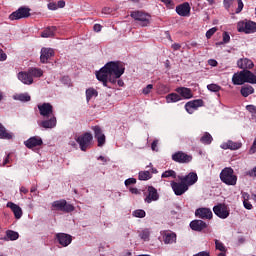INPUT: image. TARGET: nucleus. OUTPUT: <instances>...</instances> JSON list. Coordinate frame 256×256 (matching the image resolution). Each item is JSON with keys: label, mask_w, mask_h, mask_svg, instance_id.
Listing matches in <instances>:
<instances>
[{"label": "nucleus", "mask_w": 256, "mask_h": 256, "mask_svg": "<svg viewBox=\"0 0 256 256\" xmlns=\"http://www.w3.org/2000/svg\"><path fill=\"white\" fill-rule=\"evenodd\" d=\"M92 131H94V137L97 140L98 147H103L106 143V137L99 126H92Z\"/></svg>", "instance_id": "4468645a"}, {"label": "nucleus", "mask_w": 256, "mask_h": 256, "mask_svg": "<svg viewBox=\"0 0 256 256\" xmlns=\"http://www.w3.org/2000/svg\"><path fill=\"white\" fill-rule=\"evenodd\" d=\"M52 211H62V213H72L75 211V206L67 203V200H56L52 203Z\"/></svg>", "instance_id": "423d86ee"}, {"label": "nucleus", "mask_w": 256, "mask_h": 256, "mask_svg": "<svg viewBox=\"0 0 256 256\" xmlns=\"http://www.w3.org/2000/svg\"><path fill=\"white\" fill-rule=\"evenodd\" d=\"M199 107H203V100L201 99L192 100L185 104V109L190 115L193 114L196 109H199Z\"/></svg>", "instance_id": "dca6fc26"}, {"label": "nucleus", "mask_w": 256, "mask_h": 256, "mask_svg": "<svg viewBox=\"0 0 256 256\" xmlns=\"http://www.w3.org/2000/svg\"><path fill=\"white\" fill-rule=\"evenodd\" d=\"M172 49L174 51H179V49H181V44H177V43L172 44Z\"/></svg>", "instance_id": "e2e57ef3"}, {"label": "nucleus", "mask_w": 256, "mask_h": 256, "mask_svg": "<svg viewBox=\"0 0 256 256\" xmlns=\"http://www.w3.org/2000/svg\"><path fill=\"white\" fill-rule=\"evenodd\" d=\"M153 91V84H148L145 88H143L142 93L143 95H149Z\"/></svg>", "instance_id": "3c124183"}, {"label": "nucleus", "mask_w": 256, "mask_h": 256, "mask_svg": "<svg viewBox=\"0 0 256 256\" xmlns=\"http://www.w3.org/2000/svg\"><path fill=\"white\" fill-rule=\"evenodd\" d=\"M56 239L61 247H69L73 241V236L67 233H57Z\"/></svg>", "instance_id": "ddd939ff"}, {"label": "nucleus", "mask_w": 256, "mask_h": 256, "mask_svg": "<svg viewBox=\"0 0 256 256\" xmlns=\"http://www.w3.org/2000/svg\"><path fill=\"white\" fill-rule=\"evenodd\" d=\"M243 144L241 142H234L232 140H228L227 142H223L221 144V149H230L231 151H237V149H241Z\"/></svg>", "instance_id": "393cba45"}, {"label": "nucleus", "mask_w": 256, "mask_h": 256, "mask_svg": "<svg viewBox=\"0 0 256 256\" xmlns=\"http://www.w3.org/2000/svg\"><path fill=\"white\" fill-rule=\"evenodd\" d=\"M55 56V50L52 48H42L41 55H40V62L41 63H48L51 57Z\"/></svg>", "instance_id": "6ab92c4d"}, {"label": "nucleus", "mask_w": 256, "mask_h": 256, "mask_svg": "<svg viewBox=\"0 0 256 256\" xmlns=\"http://www.w3.org/2000/svg\"><path fill=\"white\" fill-rule=\"evenodd\" d=\"M217 33V27H213L206 32V38L211 39Z\"/></svg>", "instance_id": "09e8293b"}, {"label": "nucleus", "mask_w": 256, "mask_h": 256, "mask_svg": "<svg viewBox=\"0 0 256 256\" xmlns=\"http://www.w3.org/2000/svg\"><path fill=\"white\" fill-rule=\"evenodd\" d=\"M223 5L227 11H229L231 7H237L235 10L236 15H239V13L243 11V7H245L243 0H224Z\"/></svg>", "instance_id": "9b49d317"}, {"label": "nucleus", "mask_w": 256, "mask_h": 256, "mask_svg": "<svg viewBox=\"0 0 256 256\" xmlns=\"http://www.w3.org/2000/svg\"><path fill=\"white\" fill-rule=\"evenodd\" d=\"M148 195L144 199L145 203H153V201H159V193L153 186L148 187Z\"/></svg>", "instance_id": "412c9836"}, {"label": "nucleus", "mask_w": 256, "mask_h": 256, "mask_svg": "<svg viewBox=\"0 0 256 256\" xmlns=\"http://www.w3.org/2000/svg\"><path fill=\"white\" fill-rule=\"evenodd\" d=\"M138 179L140 181H149V179H151V172H149V171H141V172H139Z\"/></svg>", "instance_id": "58836bf2"}, {"label": "nucleus", "mask_w": 256, "mask_h": 256, "mask_svg": "<svg viewBox=\"0 0 256 256\" xmlns=\"http://www.w3.org/2000/svg\"><path fill=\"white\" fill-rule=\"evenodd\" d=\"M190 228L192 231H203V229H207V223L203 220H193L190 222Z\"/></svg>", "instance_id": "cd10ccee"}, {"label": "nucleus", "mask_w": 256, "mask_h": 256, "mask_svg": "<svg viewBox=\"0 0 256 256\" xmlns=\"http://www.w3.org/2000/svg\"><path fill=\"white\" fill-rule=\"evenodd\" d=\"M249 195H244V201H243V205L245 207V209L251 210L253 209V205H251V202H249Z\"/></svg>", "instance_id": "49530a36"}, {"label": "nucleus", "mask_w": 256, "mask_h": 256, "mask_svg": "<svg viewBox=\"0 0 256 256\" xmlns=\"http://www.w3.org/2000/svg\"><path fill=\"white\" fill-rule=\"evenodd\" d=\"M237 65L239 69H243V71H249V69H253L255 64L249 58H241L237 61Z\"/></svg>", "instance_id": "4be33fe9"}, {"label": "nucleus", "mask_w": 256, "mask_h": 256, "mask_svg": "<svg viewBox=\"0 0 256 256\" xmlns=\"http://www.w3.org/2000/svg\"><path fill=\"white\" fill-rule=\"evenodd\" d=\"M48 9H50V11H56L57 8V4L56 3H49L48 4Z\"/></svg>", "instance_id": "864d4df0"}, {"label": "nucleus", "mask_w": 256, "mask_h": 256, "mask_svg": "<svg viewBox=\"0 0 256 256\" xmlns=\"http://www.w3.org/2000/svg\"><path fill=\"white\" fill-rule=\"evenodd\" d=\"M28 72L32 79L33 77H43V70L40 68H31L28 70Z\"/></svg>", "instance_id": "e433bc0d"}, {"label": "nucleus", "mask_w": 256, "mask_h": 256, "mask_svg": "<svg viewBox=\"0 0 256 256\" xmlns=\"http://www.w3.org/2000/svg\"><path fill=\"white\" fill-rule=\"evenodd\" d=\"M125 73V66L121 62H108L100 71L96 72V78L107 87V82L117 83V79Z\"/></svg>", "instance_id": "f257e3e1"}, {"label": "nucleus", "mask_w": 256, "mask_h": 256, "mask_svg": "<svg viewBox=\"0 0 256 256\" xmlns=\"http://www.w3.org/2000/svg\"><path fill=\"white\" fill-rule=\"evenodd\" d=\"M213 212L219 219H227L230 215L229 206L225 203H219L213 207Z\"/></svg>", "instance_id": "1a4fd4ad"}, {"label": "nucleus", "mask_w": 256, "mask_h": 256, "mask_svg": "<svg viewBox=\"0 0 256 256\" xmlns=\"http://www.w3.org/2000/svg\"><path fill=\"white\" fill-rule=\"evenodd\" d=\"M16 99H18V101L26 103L27 101H31V96H29V94H19Z\"/></svg>", "instance_id": "a18cd8bd"}, {"label": "nucleus", "mask_w": 256, "mask_h": 256, "mask_svg": "<svg viewBox=\"0 0 256 256\" xmlns=\"http://www.w3.org/2000/svg\"><path fill=\"white\" fill-rule=\"evenodd\" d=\"M24 144L27 149H35V147H41L43 145V139L39 136L30 137Z\"/></svg>", "instance_id": "a211bd4d"}, {"label": "nucleus", "mask_w": 256, "mask_h": 256, "mask_svg": "<svg viewBox=\"0 0 256 256\" xmlns=\"http://www.w3.org/2000/svg\"><path fill=\"white\" fill-rule=\"evenodd\" d=\"M171 187L175 195H178V196L183 195L185 192L189 190V186H187V184H184L183 181H180V182L172 181Z\"/></svg>", "instance_id": "f8f14e48"}, {"label": "nucleus", "mask_w": 256, "mask_h": 256, "mask_svg": "<svg viewBox=\"0 0 256 256\" xmlns=\"http://www.w3.org/2000/svg\"><path fill=\"white\" fill-rule=\"evenodd\" d=\"M247 175H249V177H256V167H254L252 170L248 171Z\"/></svg>", "instance_id": "6e6d98bb"}, {"label": "nucleus", "mask_w": 256, "mask_h": 256, "mask_svg": "<svg viewBox=\"0 0 256 256\" xmlns=\"http://www.w3.org/2000/svg\"><path fill=\"white\" fill-rule=\"evenodd\" d=\"M194 256H210L208 252L206 251H202V252H199L197 254H195Z\"/></svg>", "instance_id": "0e129e2a"}, {"label": "nucleus", "mask_w": 256, "mask_h": 256, "mask_svg": "<svg viewBox=\"0 0 256 256\" xmlns=\"http://www.w3.org/2000/svg\"><path fill=\"white\" fill-rule=\"evenodd\" d=\"M18 79L24 85H33V78L31 77V74L28 72H19L18 73Z\"/></svg>", "instance_id": "bb28decb"}, {"label": "nucleus", "mask_w": 256, "mask_h": 256, "mask_svg": "<svg viewBox=\"0 0 256 256\" xmlns=\"http://www.w3.org/2000/svg\"><path fill=\"white\" fill-rule=\"evenodd\" d=\"M6 237L10 241H17V239H19V233L15 232L13 230H7Z\"/></svg>", "instance_id": "4c0bfd02"}, {"label": "nucleus", "mask_w": 256, "mask_h": 256, "mask_svg": "<svg viewBox=\"0 0 256 256\" xmlns=\"http://www.w3.org/2000/svg\"><path fill=\"white\" fill-rule=\"evenodd\" d=\"M195 217H198V219H213V212L211 211V208H198L195 211Z\"/></svg>", "instance_id": "f3484780"}, {"label": "nucleus", "mask_w": 256, "mask_h": 256, "mask_svg": "<svg viewBox=\"0 0 256 256\" xmlns=\"http://www.w3.org/2000/svg\"><path fill=\"white\" fill-rule=\"evenodd\" d=\"M176 92H178L183 99H193V92L190 88L179 87L176 89Z\"/></svg>", "instance_id": "c85d7f7f"}, {"label": "nucleus", "mask_w": 256, "mask_h": 256, "mask_svg": "<svg viewBox=\"0 0 256 256\" xmlns=\"http://www.w3.org/2000/svg\"><path fill=\"white\" fill-rule=\"evenodd\" d=\"M161 235L165 245H173V243H177V234L175 232L164 230Z\"/></svg>", "instance_id": "2eb2a0df"}, {"label": "nucleus", "mask_w": 256, "mask_h": 256, "mask_svg": "<svg viewBox=\"0 0 256 256\" xmlns=\"http://www.w3.org/2000/svg\"><path fill=\"white\" fill-rule=\"evenodd\" d=\"M246 110L250 112L252 117L256 119V106L255 105H247Z\"/></svg>", "instance_id": "de8ad7c7"}, {"label": "nucleus", "mask_w": 256, "mask_h": 256, "mask_svg": "<svg viewBox=\"0 0 256 256\" xmlns=\"http://www.w3.org/2000/svg\"><path fill=\"white\" fill-rule=\"evenodd\" d=\"M125 185L126 187H129V185H135V183H137V179L135 178H128L125 180Z\"/></svg>", "instance_id": "603ef678"}, {"label": "nucleus", "mask_w": 256, "mask_h": 256, "mask_svg": "<svg viewBox=\"0 0 256 256\" xmlns=\"http://www.w3.org/2000/svg\"><path fill=\"white\" fill-rule=\"evenodd\" d=\"M158 141L157 140H154L152 142V145H151V148H152V151H157V145H158Z\"/></svg>", "instance_id": "680f3d73"}, {"label": "nucleus", "mask_w": 256, "mask_h": 256, "mask_svg": "<svg viewBox=\"0 0 256 256\" xmlns=\"http://www.w3.org/2000/svg\"><path fill=\"white\" fill-rule=\"evenodd\" d=\"M165 5H171V0H161Z\"/></svg>", "instance_id": "774afa93"}, {"label": "nucleus", "mask_w": 256, "mask_h": 256, "mask_svg": "<svg viewBox=\"0 0 256 256\" xmlns=\"http://www.w3.org/2000/svg\"><path fill=\"white\" fill-rule=\"evenodd\" d=\"M132 215H133V217H138L139 219H143V217H145L146 213H145V210L138 209V210H135L132 213Z\"/></svg>", "instance_id": "c03bdc74"}, {"label": "nucleus", "mask_w": 256, "mask_h": 256, "mask_svg": "<svg viewBox=\"0 0 256 256\" xmlns=\"http://www.w3.org/2000/svg\"><path fill=\"white\" fill-rule=\"evenodd\" d=\"M181 101V96L177 93H171L166 96V103H177Z\"/></svg>", "instance_id": "72a5a7b5"}, {"label": "nucleus", "mask_w": 256, "mask_h": 256, "mask_svg": "<svg viewBox=\"0 0 256 256\" xmlns=\"http://www.w3.org/2000/svg\"><path fill=\"white\" fill-rule=\"evenodd\" d=\"M176 13H178L180 17H189V15H191V6L188 2L180 4L176 7Z\"/></svg>", "instance_id": "aec40b11"}, {"label": "nucleus", "mask_w": 256, "mask_h": 256, "mask_svg": "<svg viewBox=\"0 0 256 256\" xmlns=\"http://www.w3.org/2000/svg\"><path fill=\"white\" fill-rule=\"evenodd\" d=\"M7 163H9V155H7V157L5 158V160L3 162V167H5V165H7Z\"/></svg>", "instance_id": "338daca9"}, {"label": "nucleus", "mask_w": 256, "mask_h": 256, "mask_svg": "<svg viewBox=\"0 0 256 256\" xmlns=\"http://www.w3.org/2000/svg\"><path fill=\"white\" fill-rule=\"evenodd\" d=\"M76 142L78 143L81 151H87L89 147H91V143H93V134L85 132L76 138Z\"/></svg>", "instance_id": "0eeeda50"}, {"label": "nucleus", "mask_w": 256, "mask_h": 256, "mask_svg": "<svg viewBox=\"0 0 256 256\" xmlns=\"http://www.w3.org/2000/svg\"><path fill=\"white\" fill-rule=\"evenodd\" d=\"M240 93L242 97H249V95H253V93H255V88L251 85H245L240 89Z\"/></svg>", "instance_id": "7c9ffc66"}, {"label": "nucleus", "mask_w": 256, "mask_h": 256, "mask_svg": "<svg viewBox=\"0 0 256 256\" xmlns=\"http://www.w3.org/2000/svg\"><path fill=\"white\" fill-rule=\"evenodd\" d=\"M199 178L197 177V173L195 172H190L188 175L180 178V181H182V183L186 184L187 187L191 186V185H195V182L198 180Z\"/></svg>", "instance_id": "5701e85b"}, {"label": "nucleus", "mask_w": 256, "mask_h": 256, "mask_svg": "<svg viewBox=\"0 0 256 256\" xmlns=\"http://www.w3.org/2000/svg\"><path fill=\"white\" fill-rule=\"evenodd\" d=\"M129 191H130V193H132L133 195H139V189H137V188L130 187V188H129Z\"/></svg>", "instance_id": "bf43d9fd"}, {"label": "nucleus", "mask_w": 256, "mask_h": 256, "mask_svg": "<svg viewBox=\"0 0 256 256\" xmlns=\"http://www.w3.org/2000/svg\"><path fill=\"white\" fill-rule=\"evenodd\" d=\"M223 37V42L222 43H216V45H223V43H229V41H231V36H229V33L224 32L222 34Z\"/></svg>", "instance_id": "8fccbe9b"}, {"label": "nucleus", "mask_w": 256, "mask_h": 256, "mask_svg": "<svg viewBox=\"0 0 256 256\" xmlns=\"http://www.w3.org/2000/svg\"><path fill=\"white\" fill-rule=\"evenodd\" d=\"M244 73H245V83L256 85V75L250 70H244Z\"/></svg>", "instance_id": "c756f323"}, {"label": "nucleus", "mask_w": 256, "mask_h": 256, "mask_svg": "<svg viewBox=\"0 0 256 256\" xmlns=\"http://www.w3.org/2000/svg\"><path fill=\"white\" fill-rule=\"evenodd\" d=\"M215 247L218 251H221L222 253H225L227 251V248H225V245L219 240H215Z\"/></svg>", "instance_id": "37998d69"}, {"label": "nucleus", "mask_w": 256, "mask_h": 256, "mask_svg": "<svg viewBox=\"0 0 256 256\" xmlns=\"http://www.w3.org/2000/svg\"><path fill=\"white\" fill-rule=\"evenodd\" d=\"M0 139H13V133L7 132V129L0 123Z\"/></svg>", "instance_id": "2f4dec72"}, {"label": "nucleus", "mask_w": 256, "mask_h": 256, "mask_svg": "<svg viewBox=\"0 0 256 256\" xmlns=\"http://www.w3.org/2000/svg\"><path fill=\"white\" fill-rule=\"evenodd\" d=\"M130 16L138 21L140 27H149L151 25V15L143 11H133Z\"/></svg>", "instance_id": "20e7f679"}, {"label": "nucleus", "mask_w": 256, "mask_h": 256, "mask_svg": "<svg viewBox=\"0 0 256 256\" xmlns=\"http://www.w3.org/2000/svg\"><path fill=\"white\" fill-rule=\"evenodd\" d=\"M103 27L101 26V24H95L93 29L96 33H99V31H101Z\"/></svg>", "instance_id": "052dcab7"}, {"label": "nucleus", "mask_w": 256, "mask_h": 256, "mask_svg": "<svg viewBox=\"0 0 256 256\" xmlns=\"http://www.w3.org/2000/svg\"><path fill=\"white\" fill-rule=\"evenodd\" d=\"M97 95H99V92H97V90H95L94 88H88L86 90V101H87V103H89V101L93 97H97Z\"/></svg>", "instance_id": "c9c22d12"}, {"label": "nucleus", "mask_w": 256, "mask_h": 256, "mask_svg": "<svg viewBox=\"0 0 256 256\" xmlns=\"http://www.w3.org/2000/svg\"><path fill=\"white\" fill-rule=\"evenodd\" d=\"M238 33H246L247 35L251 33H256V22L251 20H242L237 23Z\"/></svg>", "instance_id": "39448f33"}, {"label": "nucleus", "mask_w": 256, "mask_h": 256, "mask_svg": "<svg viewBox=\"0 0 256 256\" xmlns=\"http://www.w3.org/2000/svg\"><path fill=\"white\" fill-rule=\"evenodd\" d=\"M208 65H211V67H217L218 63H217V60L215 59H210L208 61Z\"/></svg>", "instance_id": "4d7b16f0"}, {"label": "nucleus", "mask_w": 256, "mask_h": 256, "mask_svg": "<svg viewBox=\"0 0 256 256\" xmlns=\"http://www.w3.org/2000/svg\"><path fill=\"white\" fill-rule=\"evenodd\" d=\"M6 207L11 209V211L14 213L15 219H21V217H23V210L21 209V207H19V205L13 202H8Z\"/></svg>", "instance_id": "a878e982"}, {"label": "nucleus", "mask_w": 256, "mask_h": 256, "mask_svg": "<svg viewBox=\"0 0 256 256\" xmlns=\"http://www.w3.org/2000/svg\"><path fill=\"white\" fill-rule=\"evenodd\" d=\"M213 141V136L209 134V132H205L204 135L200 138V142L203 143V145H211Z\"/></svg>", "instance_id": "f704fd0d"}, {"label": "nucleus", "mask_w": 256, "mask_h": 256, "mask_svg": "<svg viewBox=\"0 0 256 256\" xmlns=\"http://www.w3.org/2000/svg\"><path fill=\"white\" fill-rule=\"evenodd\" d=\"M172 161H175V163L187 164L193 161V156L183 151H177L172 154Z\"/></svg>", "instance_id": "9d476101"}, {"label": "nucleus", "mask_w": 256, "mask_h": 256, "mask_svg": "<svg viewBox=\"0 0 256 256\" xmlns=\"http://www.w3.org/2000/svg\"><path fill=\"white\" fill-rule=\"evenodd\" d=\"M20 192H21V193H24V195H27V193H29V190H28L27 188H25V186H22V187L20 188Z\"/></svg>", "instance_id": "69168bd1"}, {"label": "nucleus", "mask_w": 256, "mask_h": 256, "mask_svg": "<svg viewBox=\"0 0 256 256\" xmlns=\"http://www.w3.org/2000/svg\"><path fill=\"white\" fill-rule=\"evenodd\" d=\"M233 85H245V70L234 73L232 76Z\"/></svg>", "instance_id": "b1692460"}, {"label": "nucleus", "mask_w": 256, "mask_h": 256, "mask_svg": "<svg viewBox=\"0 0 256 256\" xmlns=\"http://www.w3.org/2000/svg\"><path fill=\"white\" fill-rule=\"evenodd\" d=\"M7 60V54L3 52V50L0 49V61H6Z\"/></svg>", "instance_id": "5fc2aeb1"}, {"label": "nucleus", "mask_w": 256, "mask_h": 256, "mask_svg": "<svg viewBox=\"0 0 256 256\" xmlns=\"http://www.w3.org/2000/svg\"><path fill=\"white\" fill-rule=\"evenodd\" d=\"M220 179L225 185H237V175L233 168H224L220 173Z\"/></svg>", "instance_id": "7ed1b4c3"}, {"label": "nucleus", "mask_w": 256, "mask_h": 256, "mask_svg": "<svg viewBox=\"0 0 256 256\" xmlns=\"http://www.w3.org/2000/svg\"><path fill=\"white\" fill-rule=\"evenodd\" d=\"M56 5H57L58 9H63V7H65V1L60 0V1L57 2Z\"/></svg>", "instance_id": "13d9d810"}, {"label": "nucleus", "mask_w": 256, "mask_h": 256, "mask_svg": "<svg viewBox=\"0 0 256 256\" xmlns=\"http://www.w3.org/2000/svg\"><path fill=\"white\" fill-rule=\"evenodd\" d=\"M55 31H57V28L55 26L48 27L41 33V37H44V38L54 37Z\"/></svg>", "instance_id": "473e14b6"}, {"label": "nucleus", "mask_w": 256, "mask_h": 256, "mask_svg": "<svg viewBox=\"0 0 256 256\" xmlns=\"http://www.w3.org/2000/svg\"><path fill=\"white\" fill-rule=\"evenodd\" d=\"M169 177H173V179H175V177H177V173H175L174 170H168L162 173L163 179H167Z\"/></svg>", "instance_id": "79ce46f5"}, {"label": "nucleus", "mask_w": 256, "mask_h": 256, "mask_svg": "<svg viewBox=\"0 0 256 256\" xmlns=\"http://www.w3.org/2000/svg\"><path fill=\"white\" fill-rule=\"evenodd\" d=\"M38 111L41 117L44 118L39 124L40 127H43V129H55L57 127V117H55L51 103L38 104Z\"/></svg>", "instance_id": "f03ea898"}, {"label": "nucleus", "mask_w": 256, "mask_h": 256, "mask_svg": "<svg viewBox=\"0 0 256 256\" xmlns=\"http://www.w3.org/2000/svg\"><path fill=\"white\" fill-rule=\"evenodd\" d=\"M208 91H211L212 93H219L221 91V86L217 84H209L207 85Z\"/></svg>", "instance_id": "a19ab883"}, {"label": "nucleus", "mask_w": 256, "mask_h": 256, "mask_svg": "<svg viewBox=\"0 0 256 256\" xmlns=\"http://www.w3.org/2000/svg\"><path fill=\"white\" fill-rule=\"evenodd\" d=\"M151 235V232L149 229H144L140 232L139 237L143 239V241H149V237Z\"/></svg>", "instance_id": "ea45409f"}, {"label": "nucleus", "mask_w": 256, "mask_h": 256, "mask_svg": "<svg viewBox=\"0 0 256 256\" xmlns=\"http://www.w3.org/2000/svg\"><path fill=\"white\" fill-rule=\"evenodd\" d=\"M27 17H31V9L27 7H20L9 15L10 21H19V19H27Z\"/></svg>", "instance_id": "6e6552de"}]
</instances>
